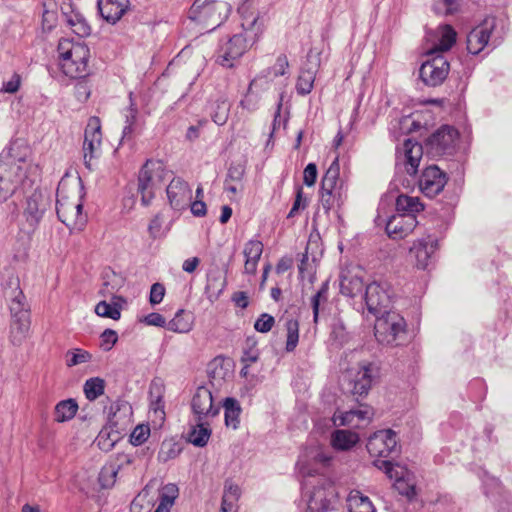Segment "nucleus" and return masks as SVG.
Returning a JSON list of instances; mask_svg holds the SVG:
<instances>
[{"instance_id": "obj_35", "label": "nucleus", "mask_w": 512, "mask_h": 512, "mask_svg": "<svg viewBox=\"0 0 512 512\" xmlns=\"http://www.w3.org/2000/svg\"><path fill=\"white\" fill-rule=\"evenodd\" d=\"M231 104L228 101L227 97L224 95L219 96L212 104H211V118L214 123L219 126L224 125L229 117Z\"/></svg>"}, {"instance_id": "obj_15", "label": "nucleus", "mask_w": 512, "mask_h": 512, "mask_svg": "<svg viewBox=\"0 0 512 512\" xmlns=\"http://www.w3.org/2000/svg\"><path fill=\"white\" fill-rule=\"evenodd\" d=\"M377 370V367L369 362H363L356 369H351L349 371L351 393L354 396H366L371 389Z\"/></svg>"}, {"instance_id": "obj_48", "label": "nucleus", "mask_w": 512, "mask_h": 512, "mask_svg": "<svg viewBox=\"0 0 512 512\" xmlns=\"http://www.w3.org/2000/svg\"><path fill=\"white\" fill-rule=\"evenodd\" d=\"M164 216L161 213L156 214L148 225V233L151 238L158 239L165 236L167 229L164 228Z\"/></svg>"}, {"instance_id": "obj_6", "label": "nucleus", "mask_w": 512, "mask_h": 512, "mask_svg": "<svg viewBox=\"0 0 512 512\" xmlns=\"http://www.w3.org/2000/svg\"><path fill=\"white\" fill-rule=\"evenodd\" d=\"M375 337L382 345L398 346L406 337V321L395 311L376 316Z\"/></svg>"}, {"instance_id": "obj_3", "label": "nucleus", "mask_w": 512, "mask_h": 512, "mask_svg": "<svg viewBox=\"0 0 512 512\" xmlns=\"http://www.w3.org/2000/svg\"><path fill=\"white\" fill-rule=\"evenodd\" d=\"M57 51L61 70L66 76L77 79L88 75L90 50L85 43L61 39Z\"/></svg>"}, {"instance_id": "obj_61", "label": "nucleus", "mask_w": 512, "mask_h": 512, "mask_svg": "<svg viewBox=\"0 0 512 512\" xmlns=\"http://www.w3.org/2000/svg\"><path fill=\"white\" fill-rule=\"evenodd\" d=\"M289 63L285 55L278 56L275 65L269 70L268 74H273L274 77L283 76L286 74Z\"/></svg>"}, {"instance_id": "obj_39", "label": "nucleus", "mask_w": 512, "mask_h": 512, "mask_svg": "<svg viewBox=\"0 0 512 512\" xmlns=\"http://www.w3.org/2000/svg\"><path fill=\"white\" fill-rule=\"evenodd\" d=\"M78 410V404L74 399L60 401L55 406V421L62 423L71 420Z\"/></svg>"}, {"instance_id": "obj_19", "label": "nucleus", "mask_w": 512, "mask_h": 512, "mask_svg": "<svg viewBox=\"0 0 512 512\" xmlns=\"http://www.w3.org/2000/svg\"><path fill=\"white\" fill-rule=\"evenodd\" d=\"M167 198L172 209L182 211L188 208L192 200V189L180 177H174L166 188Z\"/></svg>"}, {"instance_id": "obj_34", "label": "nucleus", "mask_w": 512, "mask_h": 512, "mask_svg": "<svg viewBox=\"0 0 512 512\" xmlns=\"http://www.w3.org/2000/svg\"><path fill=\"white\" fill-rule=\"evenodd\" d=\"M341 190L338 157H336L322 178L321 191L342 192Z\"/></svg>"}, {"instance_id": "obj_5", "label": "nucleus", "mask_w": 512, "mask_h": 512, "mask_svg": "<svg viewBox=\"0 0 512 512\" xmlns=\"http://www.w3.org/2000/svg\"><path fill=\"white\" fill-rule=\"evenodd\" d=\"M169 171L161 160L149 159L141 167L138 174V193L141 195L143 206H149L155 197Z\"/></svg>"}, {"instance_id": "obj_51", "label": "nucleus", "mask_w": 512, "mask_h": 512, "mask_svg": "<svg viewBox=\"0 0 512 512\" xmlns=\"http://www.w3.org/2000/svg\"><path fill=\"white\" fill-rule=\"evenodd\" d=\"M179 490L178 487L169 483L162 487L159 493V502H163L164 504L173 506L176 498L178 497Z\"/></svg>"}, {"instance_id": "obj_12", "label": "nucleus", "mask_w": 512, "mask_h": 512, "mask_svg": "<svg viewBox=\"0 0 512 512\" xmlns=\"http://www.w3.org/2000/svg\"><path fill=\"white\" fill-rule=\"evenodd\" d=\"M365 305L368 312L375 317L388 312L391 296L386 283L372 282L366 286L364 294Z\"/></svg>"}, {"instance_id": "obj_20", "label": "nucleus", "mask_w": 512, "mask_h": 512, "mask_svg": "<svg viewBox=\"0 0 512 512\" xmlns=\"http://www.w3.org/2000/svg\"><path fill=\"white\" fill-rule=\"evenodd\" d=\"M320 55L319 51L310 49L307 54V62L301 69L300 75L297 80L296 89L298 94L307 95L313 89L315 76L320 66Z\"/></svg>"}, {"instance_id": "obj_1", "label": "nucleus", "mask_w": 512, "mask_h": 512, "mask_svg": "<svg viewBox=\"0 0 512 512\" xmlns=\"http://www.w3.org/2000/svg\"><path fill=\"white\" fill-rule=\"evenodd\" d=\"M241 26L245 35L235 34L219 48L216 61L225 68H232L234 61L244 54L248 45L255 43L263 31V22H259L258 16L244 17Z\"/></svg>"}, {"instance_id": "obj_9", "label": "nucleus", "mask_w": 512, "mask_h": 512, "mask_svg": "<svg viewBox=\"0 0 512 512\" xmlns=\"http://www.w3.org/2000/svg\"><path fill=\"white\" fill-rule=\"evenodd\" d=\"M431 56V59L421 65L419 75L425 85L436 87L441 85L447 78L450 64L442 54Z\"/></svg>"}, {"instance_id": "obj_62", "label": "nucleus", "mask_w": 512, "mask_h": 512, "mask_svg": "<svg viewBox=\"0 0 512 512\" xmlns=\"http://www.w3.org/2000/svg\"><path fill=\"white\" fill-rule=\"evenodd\" d=\"M317 179V166L314 163H309L303 172V182L306 186H312Z\"/></svg>"}, {"instance_id": "obj_13", "label": "nucleus", "mask_w": 512, "mask_h": 512, "mask_svg": "<svg viewBox=\"0 0 512 512\" xmlns=\"http://www.w3.org/2000/svg\"><path fill=\"white\" fill-rule=\"evenodd\" d=\"M495 27V20L485 19L480 25L472 29L467 35V50L473 55L479 54L485 47L492 45L495 47L497 43L492 39Z\"/></svg>"}, {"instance_id": "obj_43", "label": "nucleus", "mask_w": 512, "mask_h": 512, "mask_svg": "<svg viewBox=\"0 0 512 512\" xmlns=\"http://www.w3.org/2000/svg\"><path fill=\"white\" fill-rule=\"evenodd\" d=\"M261 82L262 78L260 77H257L250 82L247 94L240 102V106L243 109H246L249 112H253L257 109L258 95L254 92V90L261 86Z\"/></svg>"}, {"instance_id": "obj_47", "label": "nucleus", "mask_w": 512, "mask_h": 512, "mask_svg": "<svg viewBox=\"0 0 512 512\" xmlns=\"http://www.w3.org/2000/svg\"><path fill=\"white\" fill-rule=\"evenodd\" d=\"M95 313L100 317L118 320L121 316L117 305H112L106 301H100L95 307Z\"/></svg>"}, {"instance_id": "obj_58", "label": "nucleus", "mask_w": 512, "mask_h": 512, "mask_svg": "<svg viewBox=\"0 0 512 512\" xmlns=\"http://www.w3.org/2000/svg\"><path fill=\"white\" fill-rule=\"evenodd\" d=\"M130 512H151L150 502L146 499V495L138 494L130 505Z\"/></svg>"}, {"instance_id": "obj_29", "label": "nucleus", "mask_w": 512, "mask_h": 512, "mask_svg": "<svg viewBox=\"0 0 512 512\" xmlns=\"http://www.w3.org/2000/svg\"><path fill=\"white\" fill-rule=\"evenodd\" d=\"M263 253V243L260 240H249L245 243L243 255L245 257L244 273L254 275L257 271L258 262Z\"/></svg>"}, {"instance_id": "obj_38", "label": "nucleus", "mask_w": 512, "mask_h": 512, "mask_svg": "<svg viewBox=\"0 0 512 512\" xmlns=\"http://www.w3.org/2000/svg\"><path fill=\"white\" fill-rule=\"evenodd\" d=\"M192 329V320L189 313L180 309L176 312L174 318L167 324V330L176 333H187Z\"/></svg>"}, {"instance_id": "obj_40", "label": "nucleus", "mask_w": 512, "mask_h": 512, "mask_svg": "<svg viewBox=\"0 0 512 512\" xmlns=\"http://www.w3.org/2000/svg\"><path fill=\"white\" fill-rule=\"evenodd\" d=\"M223 407L226 426L236 429L239 424V416L241 413V407L238 401L234 398H226Z\"/></svg>"}, {"instance_id": "obj_16", "label": "nucleus", "mask_w": 512, "mask_h": 512, "mask_svg": "<svg viewBox=\"0 0 512 512\" xmlns=\"http://www.w3.org/2000/svg\"><path fill=\"white\" fill-rule=\"evenodd\" d=\"M191 408L196 421L208 420L219 414L220 406L214 404L212 392L205 386L196 389Z\"/></svg>"}, {"instance_id": "obj_23", "label": "nucleus", "mask_w": 512, "mask_h": 512, "mask_svg": "<svg viewBox=\"0 0 512 512\" xmlns=\"http://www.w3.org/2000/svg\"><path fill=\"white\" fill-rule=\"evenodd\" d=\"M375 465L392 480H395V488L399 491L401 495L406 496L411 499L416 495L414 486H407L406 490H402V485L405 484L403 480L406 469L398 464H393L388 460H379L375 462Z\"/></svg>"}, {"instance_id": "obj_53", "label": "nucleus", "mask_w": 512, "mask_h": 512, "mask_svg": "<svg viewBox=\"0 0 512 512\" xmlns=\"http://www.w3.org/2000/svg\"><path fill=\"white\" fill-rule=\"evenodd\" d=\"M275 324V319L268 313H262L255 321L254 328L257 332L267 333Z\"/></svg>"}, {"instance_id": "obj_41", "label": "nucleus", "mask_w": 512, "mask_h": 512, "mask_svg": "<svg viewBox=\"0 0 512 512\" xmlns=\"http://www.w3.org/2000/svg\"><path fill=\"white\" fill-rule=\"evenodd\" d=\"M103 286L100 293L103 296L113 295L123 284V279L114 271L107 269L102 274Z\"/></svg>"}, {"instance_id": "obj_36", "label": "nucleus", "mask_w": 512, "mask_h": 512, "mask_svg": "<svg viewBox=\"0 0 512 512\" xmlns=\"http://www.w3.org/2000/svg\"><path fill=\"white\" fill-rule=\"evenodd\" d=\"M347 502L349 512H375L370 499L357 490L350 492Z\"/></svg>"}, {"instance_id": "obj_45", "label": "nucleus", "mask_w": 512, "mask_h": 512, "mask_svg": "<svg viewBox=\"0 0 512 512\" xmlns=\"http://www.w3.org/2000/svg\"><path fill=\"white\" fill-rule=\"evenodd\" d=\"M104 388L105 382L103 379L90 378L84 384V393L88 400L93 401L104 393Z\"/></svg>"}, {"instance_id": "obj_59", "label": "nucleus", "mask_w": 512, "mask_h": 512, "mask_svg": "<svg viewBox=\"0 0 512 512\" xmlns=\"http://www.w3.org/2000/svg\"><path fill=\"white\" fill-rule=\"evenodd\" d=\"M165 296V287L161 283H154L150 289L149 302L151 305L160 304Z\"/></svg>"}, {"instance_id": "obj_55", "label": "nucleus", "mask_w": 512, "mask_h": 512, "mask_svg": "<svg viewBox=\"0 0 512 512\" xmlns=\"http://www.w3.org/2000/svg\"><path fill=\"white\" fill-rule=\"evenodd\" d=\"M245 174V165L243 163H232L227 172L225 183L237 182L240 183Z\"/></svg>"}, {"instance_id": "obj_28", "label": "nucleus", "mask_w": 512, "mask_h": 512, "mask_svg": "<svg viewBox=\"0 0 512 512\" xmlns=\"http://www.w3.org/2000/svg\"><path fill=\"white\" fill-rule=\"evenodd\" d=\"M98 9L101 16L108 23H116L126 12L129 0H98Z\"/></svg>"}, {"instance_id": "obj_22", "label": "nucleus", "mask_w": 512, "mask_h": 512, "mask_svg": "<svg viewBox=\"0 0 512 512\" xmlns=\"http://www.w3.org/2000/svg\"><path fill=\"white\" fill-rule=\"evenodd\" d=\"M132 414V407L129 403L116 401L109 408L108 422L116 432L121 433L130 426Z\"/></svg>"}, {"instance_id": "obj_46", "label": "nucleus", "mask_w": 512, "mask_h": 512, "mask_svg": "<svg viewBox=\"0 0 512 512\" xmlns=\"http://www.w3.org/2000/svg\"><path fill=\"white\" fill-rule=\"evenodd\" d=\"M181 452L179 445L173 441H164L158 453V458L162 462H167L176 458Z\"/></svg>"}, {"instance_id": "obj_56", "label": "nucleus", "mask_w": 512, "mask_h": 512, "mask_svg": "<svg viewBox=\"0 0 512 512\" xmlns=\"http://www.w3.org/2000/svg\"><path fill=\"white\" fill-rule=\"evenodd\" d=\"M150 435V428L148 425H138L134 428L130 435V441L133 445L143 444Z\"/></svg>"}, {"instance_id": "obj_8", "label": "nucleus", "mask_w": 512, "mask_h": 512, "mask_svg": "<svg viewBox=\"0 0 512 512\" xmlns=\"http://www.w3.org/2000/svg\"><path fill=\"white\" fill-rule=\"evenodd\" d=\"M459 133L449 125H443L427 140L426 147L434 156L451 155L456 147Z\"/></svg>"}, {"instance_id": "obj_57", "label": "nucleus", "mask_w": 512, "mask_h": 512, "mask_svg": "<svg viewBox=\"0 0 512 512\" xmlns=\"http://www.w3.org/2000/svg\"><path fill=\"white\" fill-rule=\"evenodd\" d=\"M100 339H101V344H100L101 348L104 351H110L118 341V334L115 330L105 329L101 333Z\"/></svg>"}, {"instance_id": "obj_17", "label": "nucleus", "mask_w": 512, "mask_h": 512, "mask_svg": "<svg viewBox=\"0 0 512 512\" xmlns=\"http://www.w3.org/2000/svg\"><path fill=\"white\" fill-rule=\"evenodd\" d=\"M366 447L373 456L388 457L398 452L397 435L391 429L378 431L368 439Z\"/></svg>"}, {"instance_id": "obj_26", "label": "nucleus", "mask_w": 512, "mask_h": 512, "mask_svg": "<svg viewBox=\"0 0 512 512\" xmlns=\"http://www.w3.org/2000/svg\"><path fill=\"white\" fill-rule=\"evenodd\" d=\"M456 32L450 25H441L437 28L435 40L428 51V55L442 54L452 48L456 42Z\"/></svg>"}, {"instance_id": "obj_30", "label": "nucleus", "mask_w": 512, "mask_h": 512, "mask_svg": "<svg viewBox=\"0 0 512 512\" xmlns=\"http://www.w3.org/2000/svg\"><path fill=\"white\" fill-rule=\"evenodd\" d=\"M340 292L348 297H355L362 293L364 283L358 273L351 270H343L340 273Z\"/></svg>"}, {"instance_id": "obj_18", "label": "nucleus", "mask_w": 512, "mask_h": 512, "mask_svg": "<svg viewBox=\"0 0 512 512\" xmlns=\"http://www.w3.org/2000/svg\"><path fill=\"white\" fill-rule=\"evenodd\" d=\"M446 183V174L436 165L426 167L418 179L421 192L430 198L438 195L444 189Z\"/></svg>"}, {"instance_id": "obj_14", "label": "nucleus", "mask_w": 512, "mask_h": 512, "mask_svg": "<svg viewBox=\"0 0 512 512\" xmlns=\"http://www.w3.org/2000/svg\"><path fill=\"white\" fill-rule=\"evenodd\" d=\"M83 205L69 199L68 197H61L56 202V213L58 219L70 229H80L86 217L82 213Z\"/></svg>"}, {"instance_id": "obj_11", "label": "nucleus", "mask_w": 512, "mask_h": 512, "mask_svg": "<svg viewBox=\"0 0 512 512\" xmlns=\"http://www.w3.org/2000/svg\"><path fill=\"white\" fill-rule=\"evenodd\" d=\"M102 133L98 117H91L84 132L83 153L84 163L92 169L91 161L101 155Z\"/></svg>"}, {"instance_id": "obj_64", "label": "nucleus", "mask_w": 512, "mask_h": 512, "mask_svg": "<svg viewBox=\"0 0 512 512\" xmlns=\"http://www.w3.org/2000/svg\"><path fill=\"white\" fill-rule=\"evenodd\" d=\"M415 253L417 258V265L418 267L424 269L427 266V261L429 258V251L427 248V245L420 244L419 246L415 247Z\"/></svg>"}, {"instance_id": "obj_49", "label": "nucleus", "mask_w": 512, "mask_h": 512, "mask_svg": "<svg viewBox=\"0 0 512 512\" xmlns=\"http://www.w3.org/2000/svg\"><path fill=\"white\" fill-rule=\"evenodd\" d=\"M91 358L92 355L88 351L82 349L69 350L66 353V364L68 367H72L89 362Z\"/></svg>"}, {"instance_id": "obj_54", "label": "nucleus", "mask_w": 512, "mask_h": 512, "mask_svg": "<svg viewBox=\"0 0 512 512\" xmlns=\"http://www.w3.org/2000/svg\"><path fill=\"white\" fill-rule=\"evenodd\" d=\"M68 23L71 27H73V31L79 35L80 37L88 36L91 33V27L88 23L81 17L75 16V19L68 18Z\"/></svg>"}, {"instance_id": "obj_52", "label": "nucleus", "mask_w": 512, "mask_h": 512, "mask_svg": "<svg viewBox=\"0 0 512 512\" xmlns=\"http://www.w3.org/2000/svg\"><path fill=\"white\" fill-rule=\"evenodd\" d=\"M321 205L326 212L342 202V192L321 191Z\"/></svg>"}, {"instance_id": "obj_60", "label": "nucleus", "mask_w": 512, "mask_h": 512, "mask_svg": "<svg viewBox=\"0 0 512 512\" xmlns=\"http://www.w3.org/2000/svg\"><path fill=\"white\" fill-rule=\"evenodd\" d=\"M46 7H47V4L44 3V8L45 9H44L43 15H42V26H43V30L50 31L56 25L57 14H56L55 11L49 10Z\"/></svg>"}, {"instance_id": "obj_21", "label": "nucleus", "mask_w": 512, "mask_h": 512, "mask_svg": "<svg viewBox=\"0 0 512 512\" xmlns=\"http://www.w3.org/2000/svg\"><path fill=\"white\" fill-rule=\"evenodd\" d=\"M417 224L416 215L397 213L388 219L385 229L390 238L403 239L416 228Z\"/></svg>"}, {"instance_id": "obj_24", "label": "nucleus", "mask_w": 512, "mask_h": 512, "mask_svg": "<svg viewBox=\"0 0 512 512\" xmlns=\"http://www.w3.org/2000/svg\"><path fill=\"white\" fill-rule=\"evenodd\" d=\"M372 415V408L367 405H360L357 409H351L346 412H336L333 416V421L337 426H359L360 422L369 421Z\"/></svg>"}, {"instance_id": "obj_42", "label": "nucleus", "mask_w": 512, "mask_h": 512, "mask_svg": "<svg viewBox=\"0 0 512 512\" xmlns=\"http://www.w3.org/2000/svg\"><path fill=\"white\" fill-rule=\"evenodd\" d=\"M285 328L287 331V340L285 350L293 352L299 341V322L294 318L285 319Z\"/></svg>"}, {"instance_id": "obj_7", "label": "nucleus", "mask_w": 512, "mask_h": 512, "mask_svg": "<svg viewBox=\"0 0 512 512\" xmlns=\"http://www.w3.org/2000/svg\"><path fill=\"white\" fill-rule=\"evenodd\" d=\"M50 205V195L39 187L25 195L22 203V215L26 225L32 231L39 226Z\"/></svg>"}, {"instance_id": "obj_27", "label": "nucleus", "mask_w": 512, "mask_h": 512, "mask_svg": "<svg viewBox=\"0 0 512 512\" xmlns=\"http://www.w3.org/2000/svg\"><path fill=\"white\" fill-rule=\"evenodd\" d=\"M133 462L129 454L121 453L117 455L116 461L102 468L99 474V482L102 488H110L114 485L119 470Z\"/></svg>"}, {"instance_id": "obj_37", "label": "nucleus", "mask_w": 512, "mask_h": 512, "mask_svg": "<svg viewBox=\"0 0 512 512\" xmlns=\"http://www.w3.org/2000/svg\"><path fill=\"white\" fill-rule=\"evenodd\" d=\"M396 210L401 214H416L424 209L418 197L400 194L396 198Z\"/></svg>"}, {"instance_id": "obj_50", "label": "nucleus", "mask_w": 512, "mask_h": 512, "mask_svg": "<svg viewBox=\"0 0 512 512\" xmlns=\"http://www.w3.org/2000/svg\"><path fill=\"white\" fill-rule=\"evenodd\" d=\"M238 496L239 488L237 485L231 484L228 487L226 486L221 505L222 512L231 511L233 507V501L236 500Z\"/></svg>"}, {"instance_id": "obj_33", "label": "nucleus", "mask_w": 512, "mask_h": 512, "mask_svg": "<svg viewBox=\"0 0 512 512\" xmlns=\"http://www.w3.org/2000/svg\"><path fill=\"white\" fill-rule=\"evenodd\" d=\"M358 441V434L350 430H335L331 435V445L339 451L350 450Z\"/></svg>"}, {"instance_id": "obj_10", "label": "nucleus", "mask_w": 512, "mask_h": 512, "mask_svg": "<svg viewBox=\"0 0 512 512\" xmlns=\"http://www.w3.org/2000/svg\"><path fill=\"white\" fill-rule=\"evenodd\" d=\"M3 296L7 301L11 313V319L19 318L22 314H30L26 298L20 288L19 278L10 275L2 283Z\"/></svg>"}, {"instance_id": "obj_4", "label": "nucleus", "mask_w": 512, "mask_h": 512, "mask_svg": "<svg viewBox=\"0 0 512 512\" xmlns=\"http://www.w3.org/2000/svg\"><path fill=\"white\" fill-rule=\"evenodd\" d=\"M230 5L221 0H195L188 11V19L201 29L213 31L229 16Z\"/></svg>"}, {"instance_id": "obj_44", "label": "nucleus", "mask_w": 512, "mask_h": 512, "mask_svg": "<svg viewBox=\"0 0 512 512\" xmlns=\"http://www.w3.org/2000/svg\"><path fill=\"white\" fill-rule=\"evenodd\" d=\"M328 290L329 283L328 281H326L322 283L320 289L311 298V307L313 310L314 323L318 322L321 306L328 301Z\"/></svg>"}, {"instance_id": "obj_32", "label": "nucleus", "mask_w": 512, "mask_h": 512, "mask_svg": "<svg viewBox=\"0 0 512 512\" xmlns=\"http://www.w3.org/2000/svg\"><path fill=\"white\" fill-rule=\"evenodd\" d=\"M211 436V428L208 420L196 421L188 432V441L196 447L207 445Z\"/></svg>"}, {"instance_id": "obj_25", "label": "nucleus", "mask_w": 512, "mask_h": 512, "mask_svg": "<svg viewBox=\"0 0 512 512\" xmlns=\"http://www.w3.org/2000/svg\"><path fill=\"white\" fill-rule=\"evenodd\" d=\"M402 150L405 170L410 176H415L423 155V147L420 143L407 139L403 143Z\"/></svg>"}, {"instance_id": "obj_63", "label": "nucleus", "mask_w": 512, "mask_h": 512, "mask_svg": "<svg viewBox=\"0 0 512 512\" xmlns=\"http://www.w3.org/2000/svg\"><path fill=\"white\" fill-rule=\"evenodd\" d=\"M144 322L150 326L163 327L166 329H167V324H168L166 319L161 314L156 313V312H152V313L148 314L147 316H145Z\"/></svg>"}, {"instance_id": "obj_31", "label": "nucleus", "mask_w": 512, "mask_h": 512, "mask_svg": "<svg viewBox=\"0 0 512 512\" xmlns=\"http://www.w3.org/2000/svg\"><path fill=\"white\" fill-rule=\"evenodd\" d=\"M30 314H22L19 318H13L10 322L9 339L15 345H21L28 337L30 330Z\"/></svg>"}, {"instance_id": "obj_2", "label": "nucleus", "mask_w": 512, "mask_h": 512, "mask_svg": "<svg viewBox=\"0 0 512 512\" xmlns=\"http://www.w3.org/2000/svg\"><path fill=\"white\" fill-rule=\"evenodd\" d=\"M305 457L301 456L298 465L300 473L306 479V485L312 488L307 502V511L327 512L333 508L337 498L335 486L329 478L322 474L315 477L312 469L306 465Z\"/></svg>"}]
</instances>
